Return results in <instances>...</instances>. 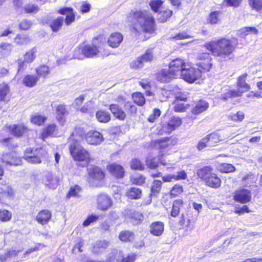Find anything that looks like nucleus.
<instances>
[{"mask_svg":"<svg viewBox=\"0 0 262 262\" xmlns=\"http://www.w3.org/2000/svg\"><path fill=\"white\" fill-rule=\"evenodd\" d=\"M128 21L132 23L134 29L138 32L153 33L156 29L155 19L148 10H133L127 17Z\"/></svg>","mask_w":262,"mask_h":262,"instance_id":"nucleus-1","label":"nucleus"},{"mask_svg":"<svg viewBox=\"0 0 262 262\" xmlns=\"http://www.w3.org/2000/svg\"><path fill=\"white\" fill-rule=\"evenodd\" d=\"M84 133L81 128L76 129L69 138V141H73L70 145L71 155L75 161H84L90 159V154L79 144V141L82 139Z\"/></svg>","mask_w":262,"mask_h":262,"instance_id":"nucleus-2","label":"nucleus"},{"mask_svg":"<svg viewBox=\"0 0 262 262\" xmlns=\"http://www.w3.org/2000/svg\"><path fill=\"white\" fill-rule=\"evenodd\" d=\"M197 174L207 186L217 188L221 186L220 178L213 172L210 166H205L199 169Z\"/></svg>","mask_w":262,"mask_h":262,"instance_id":"nucleus-3","label":"nucleus"},{"mask_svg":"<svg viewBox=\"0 0 262 262\" xmlns=\"http://www.w3.org/2000/svg\"><path fill=\"white\" fill-rule=\"evenodd\" d=\"M205 46L214 56L225 58L229 55V40L225 38L206 43Z\"/></svg>","mask_w":262,"mask_h":262,"instance_id":"nucleus-4","label":"nucleus"},{"mask_svg":"<svg viewBox=\"0 0 262 262\" xmlns=\"http://www.w3.org/2000/svg\"><path fill=\"white\" fill-rule=\"evenodd\" d=\"M81 51L83 54L89 58L108 55V52L103 49L102 45L98 43L97 39H93L92 43L85 45L82 47Z\"/></svg>","mask_w":262,"mask_h":262,"instance_id":"nucleus-5","label":"nucleus"},{"mask_svg":"<svg viewBox=\"0 0 262 262\" xmlns=\"http://www.w3.org/2000/svg\"><path fill=\"white\" fill-rule=\"evenodd\" d=\"M179 68V77L189 83H193L202 76V71L198 68L191 67L189 68Z\"/></svg>","mask_w":262,"mask_h":262,"instance_id":"nucleus-6","label":"nucleus"},{"mask_svg":"<svg viewBox=\"0 0 262 262\" xmlns=\"http://www.w3.org/2000/svg\"><path fill=\"white\" fill-rule=\"evenodd\" d=\"M47 152L42 148H27L25 150L24 159L29 162L32 163H40L43 159L47 158Z\"/></svg>","mask_w":262,"mask_h":262,"instance_id":"nucleus-7","label":"nucleus"},{"mask_svg":"<svg viewBox=\"0 0 262 262\" xmlns=\"http://www.w3.org/2000/svg\"><path fill=\"white\" fill-rule=\"evenodd\" d=\"M179 67H168V68L161 70L155 74V78L161 82H169L172 79L179 77Z\"/></svg>","mask_w":262,"mask_h":262,"instance_id":"nucleus-8","label":"nucleus"},{"mask_svg":"<svg viewBox=\"0 0 262 262\" xmlns=\"http://www.w3.org/2000/svg\"><path fill=\"white\" fill-rule=\"evenodd\" d=\"M136 255L133 253L125 256L121 251L113 250L107 256L108 262H134Z\"/></svg>","mask_w":262,"mask_h":262,"instance_id":"nucleus-9","label":"nucleus"},{"mask_svg":"<svg viewBox=\"0 0 262 262\" xmlns=\"http://www.w3.org/2000/svg\"><path fill=\"white\" fill-rule=\"evenodd\" d=\"M247 76V74H244L238 77L237 81L238 90L230 91V98L240 97L243 93L250 90V85L246 82Z\"/></svg>","mask_w":262,"mask_h":262,"instance_id":"nucleus-10","label":"nucleus"},{"mask_svg":"<svg viewBox=\"0 0 262 262\" xmlns=\"http://www.w3.org/2000/svg\"><path fill=\"white\" fill-rule=\"evenodd\" d=\"M233 199L235 201L241 204L248 203L252 199L251 192L247 189L239 188L234 193Z\"/></svg>","mask_w":262,"mask_h":262,"instance_id":"nucleus-11","label":"nucleus"},{"mask_svg":"<svg viewBox=\"0 0 262 262\" xmlns=\"http://www.w3.org/2000/svg\"><path fill=\"white\" fill-rule=\"evenodd\" d=\"M174 145L172 139L170 138L156 140L152 142V146L160 150V152L167 151Z\"/></svg>","mask_w":262,"mask_h":262,"instance_id":"nucleus-12","label":"nucleus"},{"mask_svg":"<svg viewBox=\"0 0 262 262\" xmlns=\"http://www.w3.org/2000/svg\"><path fill=\"white\" fill-rule=\"evenodd\" d=\"M124 217L127 222H130L134 225H138L143 220V215L140 212L133 210H126L124 213Z\"/></svg>","mask_w":262,"mask_h":262,"instance_id":"nucleus-13","label":"nucleus"},{"mask_svg":"<svg viewBox=\"0 0 262 262\" xmlns=\"http://www.w3.org/2000/svg\"><path fill=\"white\" fill-rule=\"evenodd\" d=\"M227 134H225L223 131H218L212 133L206 137L208 140V144L210 147L214 146L217 143L223 141L227 138Z\"/></svg>","mask_w":262,"mask_h":262,"instance_id":"nucleus-14","label":"nucleus"},{"mask_svg":"<svg viewBox=\"0 0 262 262\" xmlns=\"http://www.w3.org/2000/svg\"><path fill=\"white\" fill-rule=\"evenodd\" d=\"M182 124V120L179 117H173L167 123L163 125L162 132L170 133L180 126Z\"/></svg>","mask_w":262,"mask_h":262,"instance_id":"nucleus-15","label":"nucleus"},{"mask_svg":"<svg viewBox=\"0 0 262 262\" xmlns=\"http://www.w3.org/2000/svg\"><path fill=\"white\" fill-rule=\"evenodd\" d=\"M97 204L99 209L106 210L112 205V201L108 195L102 193L97 197Z\"/></svg>","mask_w":262,"mask_h":262,"instance_id":"nucleus-16","label":"nucleus"},{"mask_svg":"<svg viewBox=\"0 0 262 262\" xmlns=\"http://www.w3.org/2000/svg\"><path fill=\"white\" fill-rule=\"evenodd\" d=\"M101 134L97 131L93 130L89 132L85 136V140L88 144L91 145H98L103 141Z\"/></svg>","mask_w":262,"mask_h":262,"instance_id":"nucleus-17","label":"nucleus"},{"mask_svg":"<svg viewBox=\"0 0 262 262\" xmlns=\"http://www.w3.org/2000/svg\"><path fill=\"white\" fill-rule=\"evenodd\" d=\"M2 161L3 163L10 165H18L21 163L20 159L17 156L14 152L8 154H5L2 158Z\"/></svg>","mask_w":262,"mask_h":262,"instance_id":"nucleus-18","label":"nucleus"},{"mask_svg":"<svg viewBox=\"0 0 262 262\" xmlns=\"http://www.w3.org/2000/svg\"><path fill=\"white\" fill-rule=\"evenodd\" d=\"M37 49L36 48H33L24 55L23 58L18 60L19 66H22L25 64H30L35 59L36 57V53Z\"/></svg>","mask_w":262,"mask_h":262,"instance_id":"nucleus-19","label":"nucleus"},{"mask_svg":"<svg viewBox=\"0 0 262 262\" xmlns=\"http://www.w3.org/2000/svg\"><path fill=\"white\" fill-rule=\"evenodd\" d=\"M42 181L50 188L55 189L58 186V179L52 172H47L45 173Z\"/></svg>","mask_w":262,"mask_h":262,"instance_id":"nucleus-20","label":"nucleus"},{"mask_svg":"<svg viewBox=\"0 0 262 262\" xmlns=\"http://www.w3.org/2000/svg\"><path fill=\"white\" fill-rule=\"evenodd\" d=\"M109 245V242L106 240L97 241L92 248V252L94 254L99 255L103 253Z\"/></svg>","mask_w":262,"mask_h":262,"instance_id":"nucleus-21","label":"nucleus"},{"mask_svg":"<svg viewBox=\"0 0 262 262\" xmlns=\"http://www.w3.org/2000/svg\"><path fill=\"white\" fill-rule=\"evenodd\" d=\"M160 163L163 165H166L167 164L166 162L160 158V156L156 157H152L150 156L147 157L146 160V165L150 169L156 168L158 167Z\"/></svg>","mask_w":262,"mask_h":262,"instance_id":"nucleus-22","label":"nucleus"},{"mask_svg":"<svg viewBox=\"0 0 262 262\" xmlns=\"http://www.w3.org/2000/svg\"><path fill=\"white\" fill-rule=\"evenodd\" d=\"M123 40V36L122 34L118 32H115L112 33L108 39V45L114 48H117Z\"/></svg>","mask_w":262,"mask_h":262,"instance_id":"nucleus-23","label":"nucleus"},{"mask_svg":"<svg viewBox=\"0 0 262 262\" xmlns=\"http://www.w3.org/2000/svg\"><path fill=\"white\" fill-rule=\"evenodd\" d=\"M58 13L61 14H67L64 20L67 26H69L75 20V15L73 12V9L71 8L66 7L60 9L58 10Z\"/></svg>","mask_w":262,"mask_h":262,"instance_id":"nucleus-24","label":"nucleus"},{"mask_svg":"<svg viewBox=\"0 0 262 262\" xmlns=\"http://www.w3.org/2000/svg\"><path fill=\"white\" fill-rule=\"evenodd\" d=\"M164 228V223L162 222L157 221L153 222L150 226V232L155 236L161 235Z\"/></svg>","mask_w":262,"mask_h":262,"instance_id":"nucleus-25","label":"nucleus"},{"mask_svg":"<svg viewBox=\"0 0 262 262\" xmlns=\"http://www.w3.org/2000/svg\"><path fill=\"white\" fill-rule=\"evenodd\" d=\"M110 173L117 178H121L124 176L123 168L120 165L112 164L108 167Z\"/></svg>","mask_w":262,"mask_h":262,"instance_id":"nucleus-26","label":"nucleus"},{"mask_svg":"<svg viewBox=\"0 0 262 262\" xmlns=\"http://www.w3.org/2000/svg\"><path fill=\"white\" fill-rule=\"evenodd\" d=\"M51 215L50 211L49 210H43L38 213L36 219L39 224L45 225L49 221Z\"/></svg>","mask_w":262,"mask_h":262,"instance_id":"nucleus-27","label":"nucleus"},{"mask_svg":"<svg viewBox=\"0 0 262 262\" xmlns=\"http://www.w3.org/2000/svg\"><path fill=\"white\" fill-rule=\"evenodd\" d=\"M10 89L9 86L5 83L0 84V101L7 102L10 98Z\"/></svg>","mask_w":262,"mask_h":262,"instance_id":"nucleus-28","label":"nucleus"},{"mask_svg":"<svg viewBox=\"0 0 262 262\" xmlns=\"http://www.w3.org/2000/svg\"><path fill=\"white\" fill-rule=\"evenodd\" d=\"M110 110L115 118L120 120L125 119L126 114L118 105L115 104L110 105Z\"/></svg>","mask_w":262,"mask_h":262,"instance_id":"nucleus-29","label":"nucleus"},{"mask_svg":"<svg viewBox=\"0 0 262 262\" xmlns=\"http://www.w3.org/2000/svg\"><path fill=\"white\" fill-rule=\"evenodd\" d=\"M56 128L57 126L55 124H49L42 129L40 138L45 140L47 138L52 137Z\"/></svg>","mask_w":262,"mask_h":262,"instance_id":"nucleus-30","label":"nucleus"},{"mask_svg":"<svg viewBox=\"0 0 262 262\" xmlns=\"http://www.w3.org/2000/svg\"><path fill=\"white\" fill-rule=\"evenodd\" d=\"M89 174L91 178L98 181L102 180L104 177L103 172L97 166H93L89 169Z\"/></svg>","mask_w":262,"mask_h":262,"instance_id":"nucleus-31","label":"nucleus"},{"mask_svg":"<svg viewBox=\"0 0 262 262\" xmlns=\"http://www.w3.org/2000/svg\"><path fill=\"white\" fill-rule=\"evenodd\" d=\"M172 15V11L167 8H163L158 13V19L161 23L166 22Z\"/></svg>","mask_w":262,"mask_h":262,"instance_id":"nucleus-32","label":"nucleus"},{"mask_svg":"<svg viewBox=\"0 0 262 262\" xmlns=\"http://www.w3.org/2000/svg\"><path fill=\"white\" fill-rule=\"evenodd\" d=\"M27 129V127L21 125H12L9 126V130L16 137L21 136Z\"/></svg>","mask_w":262,"mask_h":262,"instance_id":"nucleus-33","label":"nucleus"},{"mask_svg":"<svg viewBox=\"0 0 262 262\" xmlns=\"http://www.w3.org/2000/svg\"><path fill=\"white\" fill-rule=\"evenodd\" d=\"M39 80V77L32 75H27L23 79V82L25 86L29 88L34 86Z\"/></svg>","mask_w":262,"mask_h":262,"instance_id":"nucleus-34","label":"nucleus"},{"mask_svg":"<svg viewBox=\"0 0 262 262\" xmlns=\"http://www.w3.org/2000/svg\"><path fill=\"white\" fill-rule=\"evenodd\" d=\"M63 21V17L60 16L53 20L49 24L52 30L54 32H56L61 28Z\"/></svg>","mask_w":262,"mask_h":262,"instance_id":"nucleus-35","label":"nucleus"},{"mask_svg":"<svg viewBox=\"0 0 262 262\" xmlns=\"http://www.w3.org/2000/svg\"><path fill=\"white\" fill-rule=\"evenodd\" d=\"M68 114L65 105L60 104L56 107V117L60 123H63L65 122L64 117Z\"/></svg>","mask_w":262,"mask_h":262,"instance_id":"nucleus-36","label":"nucleus"},{"mask_svg":"<svg viewBox=\"0 0 262 262\" xmlns=\"http://www.w3.org/2000/svg\"><path fill=\"white\" fill-rule=\"evenodd\" d=\"M183 201L181 199L176 200L173 203L170 215L172 217L177 216L180 213V210L183 207Z\"/></svg>","mask_w":262,"mask_h":262,"instance_id":"nucleus-37","label":"nucleus"},{"mask_svg":"<svg viewBox=\"0 0 262 262\" xmlns=\"http://www.w3.org/2000/svg\"><path fill=\"white\" fill-rule=\"evenodd\" d=\"M208 107V104L204 100L199 101L192 110L194 114H199L205 111Z\"/></svg>","mask_w":262,"mask_h":262,"instance_id":"nucleus-38","label":"nucleus"},{"mask_svg":"<svg viewBox=\"0 0 262 262\" xmlns=\"http://www.w3.org/2000/svg\"><path fill=\"white\" fill-rule=\"evenodd\" d=\"M126 195L131 199H138L141 197L142 191L139 188L132 187L127 190Z\"/></svg>","mask_w":262,"mask_h":262,"instance_id":"nucleus-39","label":"nucleus"},{"mask_svg":"<svg viewBox=\"0 0 262 262\" xmlns=\"http://www.w3.org/2000/svg\"><path fill=\"white\" fill-rule=\"evenodd\" d=\"M47 119V117L35 113L31 116V121L34 124L41 126L43 124Z\"/></svg>","mask_w":262,"mask_h":262,"instance_id":"nucleus-40","label":"nucleus"},{"mask_svg":"<svg viewBox=\"0 0 262 262\" xmlns=\"http://www.w3.org/2000/svg\"><path fill=\"white\" fill-rule=\"evenodd\" d=\"M96 117L98 121L100 122L106 123L111 119V115L104 111H99L96 114Z\"/></svg>","mask_w":262,"mask_h":262,"instance_id":"nucleus-41","label":"nucleus"},{"mask_svg":"<svg viewBox=\"0 0 262 262\" xmlns=\"http://www.w3.org/2000/svg\"><path fill=\"white\" fill-rule=\"evenodd\" d=\"M163 2L162 0H151L149 2V6L152 11L158 13L163 9Z\"/></svg>","mask_w":262,"mask_h":262,"instance_id":"nucleus-42","label":"nucleus"},{"mask_svg":"<svg viewBox=\"0 0 262 262\" xmlns=\"http://www.w3.org/2000/svg\"><path fill=\"white\" fill-rule=\"evenodd\" d=\"M132 98L135 103L142 106L145 103V99L143 94L140 92H136L132 94Z\"/></svg>","mask_w":262,"mask_h":262,"instance_id":"nucleus-43","label":"nucleus"},{"mask_svg":"<svg viewBox=\"0 0 262 262\" xmlns=\"http://www.w3.org/2000/svg\"><path fill=\"white\" fill-rule=\"evenodd\" d=\"M162 187V182L159 180H155L150 188V195L156 196L160 191Z\"/></svg>","mask_w":262,"mask_h":262,"instance_id":"nucleus-44","label":"nucleus"},{"mask_svg":"<svg viewBox=\"0 0 262 262\" xmlns=\"http://www.w3.org/2000/svg\"><path fill=\"white\" fill-rule=\"evenodd\" d=\"M248 3L252 10L262 12V0H248Z\"/></svg>","mask_w":262,"mask_h":262,"instance_id":"nucleus-45","label":"nucleus"},{"mask_svg":"<svg viewBox=\"0 0 262 262\" xmlns=\"http://www.w3.org/2000/svg\"><path fill=\"white\" fill-rule=\"evenodd\" d=\"M30 41V38L26 35H17L14 38L15 43L19 46L27 45Z\"/></svg>","mask_w":262,"mask_h":262,"instance_id":"nucleus-46","label":"nucleus"},{"mask_svg":"<svg viewBox=\"0 0 262 262\" xmlns=\"http://www.w3.org/2000/svg\"><path fill=\"white\" fill-rule=\"evenodd\" d=\"M152 59V54L151 52L148 50L141 57L138 58L137 62L138 64H144L148 61H151Z\"/></svg>","mask_w":262,"mask_h":262,"instance_id":"nucleus-47","label":"nucleus"},{"mask_svg":"<svg viewBox=\"0 0 262 262\" xmlns=\"http://www.w3.org/2000/svg\"><path fill=\"white\" fill-rule=\"evenodd\" d=\"M134 238L133 232L129 231H122L119 234V238L124 242L131 241Z\"/></svg>","mask_w":262,"mask_h":262,"instance_id":"nucleus-48","label":"nucleus"},{"mask_svg":"<svg viewBox=\"0 0 262 262\" xmlns=\"http://www.w3.org/2000/svg\"><path fill=\"white\" fill-rule=\"evenodd\" d=\"M140 85L144 90H146V94L148 96H151L153 95L152 92L150 90V85L149 82L147 79H142L139 82Z\"/></svg>","mask_w":262,"mask_h":262,"instance_id":"nucleus-49","label":"nucleus"},{"mask_svg":"<svg viewBox=\"0 0 262 262\" xmlns=\"http://www.w3.org/2000/svg\"><path fill=\"white\" fill-rule=\"evenodd\" d=\"M1 52L4 55H9L12 50L11 44L7 42H2L0 44Z\"/></svg>","mask_w":262,"mask_h":262,"instance_id":"nucleus-50","label":"nucleus"},{"mask_svg":"<svg viewBox=\"0 0 262 262\" xmlns=\"http://www.w3.org/2000/svg\"><path fill=\"white\" fill-rule=\"evenodd\" d=\"M81 188L78 185H75L70 188L67 197L70 198L71 197L79 196Z\"/></svg>","mask_w":262,"mask_h":262,"instance_id":"nucleus-51","label":"nucleus"},{"mask_svg":"<svg viewBox=\"0 0 262 262\" xmlns=\"http://www.w3.org/2000/svg\"><path fill=\"white\" fill-rule=\"evenodd\" d=\"M131 168L135 170H142L144 168V165L141 162V161L137 159H133L130 163Z\"/></svg>","mask_w":262,"mask_h":262,"instance_id":"nucleus-52","label":"nucleus"},{"mask_svg":"<svg viewBox=\"0 0 262 262\" xmlns=\"http://www.w3.org/2000/svg\"><path fill=\"white\" fill-rule=\"evenodd\" d=\"M25 12L28 13H36L39 10L38 7L32 4H28L24 8Z\"/></svg>","mask_w":262,"mask_h":262,"instance_id":"nucleus-53","label":"nucleus"},{"mask_svg":"<svg viewBox=\"0 0 262 262\" xmlns=\"http://www.w3.org/2000/svg\"><path fill=\"white\" fill-rule=\"evenodd\" d=\"M36 72L39 77H46L49 73V67H38L36 69Z\"/></svg>","mask_w":262,"mask_h":262,"instance_id":"nucleus-54","label":"nucleus"},{"mask_svg":"<svg viewBox=\"0 0 262 262\" xmlns=\"http://www.w3.org/2000/svg\"><path fill=\"white\" fill-rule=\"evenodd\" d=\"M242 33L244 35H248L250 33L257 34L258 32V29L255 27H245L242 29Z\"/></svg>","mask_w":262,"mask_h":262,"instance_id":"nucleus-55","label":"nucleus"},{"mask_svg":"<svg viewBox=\"0 0 262 262\" xmlns=\"http://www.w3.org/2000/svg\"><path fill=\"white\" fill-rule=\"evenodd\" d=\"M12 214L11 212L7 210H0V220L3 222H7L9 221L11 218Z\"/></svg>","mask_w":262,"mask_h":262,"instance_id":"nucleus-56","label":"nucleus"},{"mask_svg":"<svg viewBox=\"0 0 262 262\" xmlns=\"http://www.w3.org/2000/svg\"><path fill=\"white\" fill-rule=\"evenodd\" d=\"M161 115V111L158 108H154L147 120L150 122H154Z\"/></svg>","mask_w":262,"mask_h":262,"instance_id":"nucleus-57","label":"nucleus"},{"mask_svg":"<svg viewBox=\"0 0 262 262\" xmlns=\"http://www.w3.org/2000/svg\"><path fill=\"white\" fill-rule=\"evenodd\" d=\"M132 181L134 184L142 185L145 183V178L142 175L137 174L133 177Z\"/></svg>","mask_w":262,"mask_h":262,"instance_id":"nucleus-58","label":"nucleus"},{"mask_svg":"<svg viewBox=\"0 0 262 262\" xmlns=\"http://www.w3.org/2000/svg\"><path fill=\"white\" fill-rule=\"evenodd\" d=\"M124 106L125 109L128 111L132 115H134L137 112V107L135 105L133 104L130 102H126Z\"/></svg>","mask_w":262,"mask_h":262,"instance_id":"nucleus-59","label":"nucleus"},{"mask_svg":"<svg viewBox=\"0 0 262 262\" xmlns=\"http://www.w3.org/2000/svg\"><path fill=\"white\" fill-rule=\"evenodd\" d=\"M220 13L219 11L211 13L208 18L209 21L212 24L217 23L219 20Z\"/></svg>","mask_w":262,"mask_h":262,"instance_id":"nucleus-60","label":"nucleus"},{"mask_svg":"<svg viewBox=\"0 0 262 262\" xmlns=\"http://www.w3.org/2000/svg\"><path fill=\"white\" fill-rule=\"evenodd\" d=\"M188 105H187V104H185L183 102H180L177 101L176 102V104H175V105L174 107V110L176 112H184L185 110H186V109H187V108H188Z\"/></svg>","mask_w":262,"mask_h":262,"instance_id":"nucleus-61","label":"nucleus"},{"mask_svg":"<svg viewBox=\"0 0 262 262\" xmlns=\"http://www.w3.org/2000/svg\"><path fill=\"white\" fill-rule=\"evenodd\" d=\"M234 213L238 215H242L245 213H248L251 212V210L249 208L248 205H245L241 208H237L234 211Z\"/></svg>","mask_w":262,"mask_h":262,"instance_id":"nucleus-62","label":"nucleus"},{"mask_svg":"<svg viewBox=\"0 0 262 262\" xmlns=\"http://www.w3.org/2000/svg\"><path fill=\"white\" fill-rule=\"evenodd\" d=\"M183 187L179 185H175L170 191V195L173 197L179 195L183 192Z\"/></svg>","mask_w":262,"mask_h":262,"instance_id":"nucleus-63","label":"nucleus"},{"mask_svg":"<svg viewBox=\"0 0 262 262\" xmlns=\"http://www.w3.org/2000/svg\"><path fill=\"white\" fill-rule=\"evenodd\" d=\"M206 147H210L208 144V140L206 137L202 139L198 143L197 148L201 150Z\"/></svg>","mask_w":262,"mask_h":262,"instance_id":"nucleus-64","label":"nucleus"}]
</instances>
